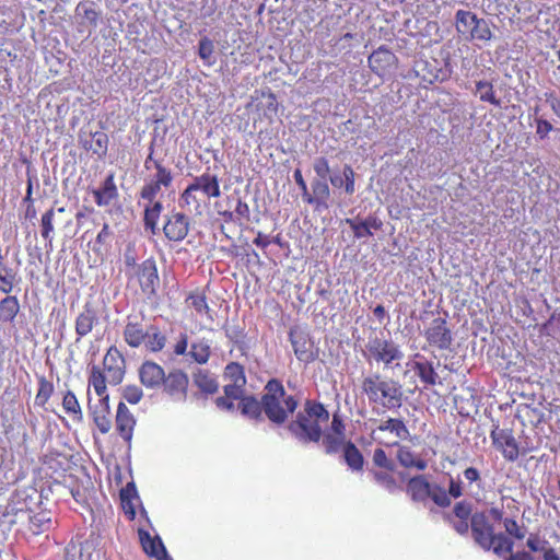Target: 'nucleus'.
<instances>
[{
  "instance_id": "1",
  "label": "nucleus",
  "mask_w": 560,
  "mask_h": 560,
  "mask_svg": "<svg viewBox=\"0 0 560 560\" xmlns=\"http://www.w3.org/2000/svg\"><path fill=\"white\" fill-rule=\"evenodd\" d=\"M224 396L237 400V411L254 424L268 420L275 428H281L299 407L293 395H287L282 382L270 378L258 399L254 394H246L245 385L229 383L223 386Z\"/></svg>"
},
{
  "instance_id": "2",
  "label": "nucleus",
  "mask_w": 560,
  "mask_h": 560,
  "mask_svg": "<svg viewBox=\"0 0 560 560\" xmlns=\"http://www.w3.org/2000/svg\"><path fill=\"white\" fill-rule=\"evenodd\" d=\"M293 415L294 419H288L283 424L290 435L302 445L319 443L323 436L320 423L327 422L330 417L326 407L319 401L307 399L304 409L295 410Z\"/></svg>"
},
{
  "instance_id": "3",
  "label": "nucleus",
  "mask_w": 560,
  "mask_h": 560,
  "mask_svg": "<svg viewBox=\"0 0 560 560\" xmlns=\"http://www.w3.org/2000/svg\"><path fill=\"white\" fill-rule=\"evenodd\" d=\"M406 491L413 502L427 503L430 499L435 505L444 509L452 504V498L458 499L463 495V485L459 479L450 477L446 490L438 483L429 482L425 475H417L408 480Z\"/></svg>"
},
{
  "instance_id": "4",
  "label": "nucleus",
  "mask_w": 560,
  "mask_h": 560,
  "mask_svg": "<svg viewBox=\"0 0 560 560\" xmlns=\"http://www.w3.org/2000/svg\"><path fill=\"white\" fill-rule=\"evenodd\" d=\"M40 499L42 494L33 487L15 490L8 505L0 511V530L5 533L19 522H24V516L34 511Z\"/></svg>"
},
{
  "instance_id": "5",
  "label": "nucleus",
  "mask_w": 560,
  "mask_h": 560,
  "mask_svg": "<svg viewBox=\"0 0 560 560\" xmlns=\"http://www.w3.org/2000/svg\"><path fill=\"white\" fill-rule=\"evenodd\" d=\"M454 25L459 38L466 42L488 43L494 38L491 26L495 25L472 11L457 10L454 14Z\"/></svg>"
},
{
  "instance_id": "6",
  "label": "nucleus",
  "mask_w": 560,
  "mask_h": 560,
  "mask_svg": "<svg viewBox=\"0 0 560 560\" xmlns=\"http://www.w3.org/2000/svg\"><path fill=\"white\" fill-rule=\"evenodd\" d=\"M413 71L424 83H443L450 80L453 74L451 58L447 56L442 61L432 58L431 60L419 59L415 61Z\"/></svg>"
},
{
  "instance_id": "7",
  "label": "nucleus",
  "mask_w": 560,
  "mask_h": 560,
  "mask_svg": "<svg viewBox=\"0 0 560 560\" xmlns=\"http://www.w3.org/2000/svg\"><path fill=\"white\" fill-rule=\"evenodd\" d=\"M137 277L142 292L148 299L158 296V288L160 285V277L158 272L156 261L150 257L137 266Z\"/></svg>"
},
{
  "instance_id": "8",
  "label": "nucleus",
  "mask_w": 560,
  "mask_h": 560,
  "mask_svg": "<svg viewBox=\"0 0 560 560\" xmlns=\"http://www.w3.org/2000/svg\"><path fill=\"white\" fill-rule=\"evenodd\" d=\"M289 340L298 360L311 363L317 359L318 351L312 350L313 341L306 330L299 326L291 327L289 330Z\"/></svg>"
},
{
  "instance_id": "9",
  "label": "nucleus",
  "mask_w": 560,
  "mask_h": 560,
  "mask_svg": "<svg viewBox=\"0 0 560 560\" xmlns=\"http://www.w3.org/2000/svg\"><path fill=\"white\" fill-rule=\"evenodd\" d=\"M74 12L78 19V31L84 33L85 28H89L88 38L92 31L97 27L102 11L97 9L94 1L84 0L77 4Z\"/></svg>"
},
{
  "instance_id": "10",
  "label": "nucleus",
  "mask_w": 560,
  "mask_h": 560,
  "mask_svg": "<svg viewBox=\"0 0 560 560\" xmlns=\"http://www.w3.org/2000/svg\"><path fill=\"white\" fill-rule=\"evenodd\" d=\"M493 446L501 451L503 457L509 462H515L520 456L518 444L512 433V430L500 429L494 425L490 433Z\"/></svg>"
},
{
  "instance_id": "11",
  "label": "nucleus",
  "mask_w": 560,
  "mask_h": 560,
  "mask_svg": "<svg viewBox=\"0 0 560 560\" xmlns=\"http://www.w3.org/2000/svg\"><path fill=\"white\" fill-rule=\"evenodd\" d=\"M493 524L490 523L486 512H475L471 515L470 529L476 545L481 549L488 550L491 545V534Z\"/></svg>"
},
{
  "instance_id": "12",
  "label": "nucleus",
  "mask_w": 560,
  "mask_h": 560,
  "mask_svg": "<svg viewBox=\"0 0 560 560\" xmlns=\"http://www.w3.org/2000/svg\"><path fill=\"white\" fill-rule=\"evenodd\" d=\"M427 341L440 350H446L453 342V335L445 318L436 317L425 330Z\"/></svg>"
},
{
  "instance_id": "13",
  "label": "nucleus",
  "mask_w": 560,
  "mask_h": 560,
  "mask_svg": "<svg viewBox=\"0 0 560 560\" xmlns=\"http://www.w3.org/2000/svg\"><path fill=\"white\" fill-rule=\"evenodd\" d=\"M189 218L183 212L172 211L166 215L163 233L171 242H182L189 232Z\"/></svg>"
},
{
  "instance_id": "14",
  "label": "nucleus",
  "mask_w": 560,
  "mask_h": 560,
  "mask_svg": "<svg viewBox=\"0 0 560 560\" xmlns=\"http://www.w3.org/2000/svg\"><path fill=\"white\" fill-rule=\"evenodd\" d=\"M398 62L396 55L385 45H381L368 58L371 71L383 78Z\"/></svg>"
},
{
  "instance_id": "15",
  "label": "nucleus",
  "mask_w": 560,
  "mask_h": 560,
  "mask_svg": "<svg viewBox=\"0 0 560 560\" xmlns=\"http://www.w3.org/2000/svg\"><path fill=\"white\" fill-rule=\"evenodd\" d=\"M188 384L189 378L185 372L182 370H173L167 375L164 374L161 388L173 399L185 400L187 396Z\"/></svg>"
},
{
  "instance_id": "16",
  "label": "nucleus",
  "mask_w": 560,
  "mask_h": 560,
  "mask_svg": "<svg viewBox=\"0 0 560 560\" xmlns=\"http://www.w3.org/2000/svg\"><path fill=\"white\" fill-rule=\"evenodd\" d=\"M331 190L328 179L313 178L311 189L308 188L304 202L314 206L315 210L322 211L329 208Z\"/></svg>"
},
{
  "instance_id": "17",
  "label": "nucleus",
  "mask_w": 560,
  "mask_h": 560,
  "mask_svg": "<svg viewBox=\"0 0 560 560\" xmlns=\"http://www.w3.org/2000/svg\"><path fill=\"white\" fill-rule=\"evenodd\" d=\"M345 223L352 230L353 236L357 240H363L373 236L372 230H381L383 226L382 220L375 214H369L362 218L358 214L354 218H346Z\"/></svg>"
},
{
  "instance_id": "18",
  "label": "nucleus",
  "mask_w": 560,
  "mask_h": 560,
  "mask_svg": "<svg viewBox=\"0 0 560 560\" xmlns=\"http://www.w3.org/2000/svg\"><path fill=\"white\" fill-rule=\"evenodd\" d=\"M380 393L384 399L383 407L392 410L402 406L404 393L399 382L395 380L380 381Z\"/></svg>"
},
{
  "instance_id": "19",
  "label": "nucleus",
  "mask_w": 560,
  "mask_h": 560,
  "mask_svg": "<svg viewBox=\"0 0 560 560\" xmlns=\"http://www.w3.org/2000/svg\"><path fill=\"white\" fill-rule=\"evenodd\" d=\"M115 424L118 434L128 444V447H130L136 419L122 401L117 406Z\"/></svg>"
},
{
  "instance_id": "20",
  "label": "nucleus",
  "mask_w": 560,
  "mask_h": 560,
  "mask_svg": "<svg viewBox=\"0 0 560 560\" xmlns=\"http://www.w3.org/2000/svg\"><path fill=\"white\" fill-rule=\"evenodd\" d=\"M192 384L199 389V395L207 398L219 392V382L214 373L207 369H196L192 372Z\"/></svg>"
},
{
  "instance_id": "21",
  "label": "nucleus",
  "mask_w": 560,
  "mask_h": 560,
  "mask_svg": "<svg viewBox=\"0 0 560 560\" xmlns=\"http://www.w3.org/2000/svg\"><path fill=\"white\" fill-rule=\"evenodd\" d=\"M164 374L165 372L162 366L152 361H144L139 369L141 384L151 389L161 388Z\"/></svg>"
},
{
  "instance_id": "22",
  "label": "nucleus",
  "mask_w": 560,
  "mask_h": 560,
  "mask_svg": "<svg viewBox=\"0 0 560 560\" xmlns=\"http://www.w3.org/2000/svg\"><path fill=\"white\" fill-rule=\"evenodd\" d=\"M97 323L98 317L95 308L91 303H85L83 311L75 318L77 341L90 334Z\"/></svg>"
},
{
  "instance_id": "23",
  "label": "nucleus",
  "mask_w": 560,
  "mask_h": 560,
  "mask_svg": "<svg viewBox=\"0 0 560 560\" xmlns=\"http://www.w3.org/2000/svg\"><path fill=\"white\" fill-rule=\"evenodd\" d=\"M190 189H196V191L200 190L208 198H218L221 196L219 178L217 175L210 173L196 176L190 183Z\"/></svg>"
},
{
  "instance_id": "24",
  "label": "nucleus",
  "mask_w": 560,
  "mask_h": 560,
  "mask_svg": "<svg viewBox=\"0 0 560 560\" xmlns=\"http://www.w3.org/2000/svg\"><path fill=\"white\" fill-rule=\"evenodd\" d=\"M94 200L97 206H108L112 200L118 197V190L114 180V175L109 174L98 189L93 191Z\"/></svg>"
},
{
  "instance_id": "25",
  "label": "nucleus",
  "mask_w": 560,
  "mask_h": 560,
  "mask_svg": "<svg viewBox=\"0 0 560 560\" xmlns=\"http://www.w3.org/2000/svg\"><path fill=\"white\" fill-rule=\"evenodd\" d=\"M342 460L352 471H362L364 466V456L352 441H347L343 444L341 454Z\"/></svg>"
},
{
  "instance_id": "26",
  "label": "nucleus",
  "mask_w": 560,
  "mask_h": 560,
  "mask_svg": "<svg viewBox=\"0 0 560 560\" xmlns=\"http://www.w3.org/2000/svg\"><path fill=\"white\" fill-rule=\"evenodd\" d=\"M417 358H421V360L415 361L412 364V369L416 371L420 381L425 386H433L438 383L439 374L435 372L433 363L428 361L420 354H416Z\"/></svg>"
},
{
  "instance_id": "27",
  "label": "nucleus",
  "mask_w": 560,
  "mask_h": 560,
  "mask_svg": "<svg viewBox=\"0 0 560 560\" xmlns=\"http://www.w3.org/2000/svg\"><path fill=\"white\" fill-rule=\"evenodd\" d=\"M54 218L55 209L50 208L45 213H43L40 219V235L46 241L45 248L47 253H50L54 249Z\"/></svg>"
},
{
  "instance_id": "28",
  "label": "nucleus",
  "mask_w": 560,
  "mask_h": 560,
  "mask_svg": "<svg viewBox=\"0 0 560 560\" xmlns=\"http://www.w3.org/2000/svg\"><path fill=\"white\" fill-rule=\"evenodd\" d=\"M20 302L14 295H7L0 301V322L13 323L20 312Z\"/></svg>"
},
{
  "instance_id": "29",
  "label": "nucleus",
  "mask_w": 560,
  "mask_h": 560,
  "mask_svg": "<svg viewBox=\"0 0 560 560\" xmlns=\"http://www.w3.org/2000/svg\"><path fill=\"white\" fill-rule=\"evenodd\" d=\"M189 355L196 363L206 364L211 355V347L208 340L200 339L190 345Z\"/></svg>"
},
{
  "instance_id": "30",
  "label": "nucleus",
  "mask_w": 560,
  "mask_h": 560,
  "mask_svg": "<svg viewBox=\"0 0 560 560\" xmlns=\"http://www.w3.org/2000/svg\"><path fill=\"white\" fill-rule=\"evenodd\" d=\"M139 537L144 552L149 557H158L161 545H164L159 536L152 537L147 530L139 529Z\"/></svg>"
},
{
  "instance_id": "31",
  "label": "nucleus",
  "mask_w": 560,
  "mask_h": 560,
  "mask_svg": "<svg viewBox=\"0 0 560 560\" xmlns=\"http://www.w3.org/2000/svg\"><path fill=\"white\" fill-rule=\"evenodd\" d=\"M223 378L233 384L246 385L247 382L244 366L238 362H230L225 365Z\"/></svg>"
},
{
  "instance_id": "32",
  "label": "nucleus",
  "mask_w": 560,
  "mask_h": 560,
  "mask_svg": "<svg viewBox=\"0 0 560 560\" xmlns=\"http://www.w3.org/2000/svg\"><path fill=\"white\" fill-rule=\"evenodd\" d=\"M370 471L373 476L374 481L378 486L385 488L389 493H394L399 488L397 480L392 475L393 471H388L386 469H371Z\"/></svg>"
},
{
  "instance_id": "33",
  "label": "nucleus",
  "mask_w": 560,
  "mask_h": 560,
  "mask_svg": "<svg viewBox=\"0 0 560 560\" xmlns=\"http://www.w3.org/2000/svg\"><path fill=\"white\" fill-rule=\"evenodd\" d=\"M377 429L380 431H389L401 440H406L410 435L408 428L401 419L389 418L383 421Z\"/></svg>"
},
{
  "instance_id": "34",
  "label": "nucleus",
  "mask_w": 560,
  "mask_h": 560,
  "mask_svg": "<svg viewBox=\"0 0 560 560\" xmlns=\"http://www.w3.org/2000/svg\"><path fill=\"white\" fill-rule=\"evenodd\" d=\"M148 332H144L138 324L128 323L124 330L126 342L133 348L139 347L147 338Z\"/></svg>"
},
{
  "instance_id": "35",
  "label": "nucleus",
  "mask_w": 560,
  "mask_h": 560,
  "mask_svg": "<svg viewBox=\"0 0 560 560\" xmlns=\"http://www.w3.org/2000/svg\"><path fill=\"white\" fill-rule=\"evenodd\" d=\"M214 43L208 36H202L198 42V56L206 66H213L214 58Z\"/></svg>"
},
{
  "instance_id": "36",
  "label": "nucleus",
  "mask_w": 560,
  "mask_h": 560,
  "mask_svg": "<svg viewBox=\"0 0 560 560\" xmlns=\"http://www.w3.org/2000/svg\"><path fill=\"white\" fill-rule=\"evenodd\" d=\"M225 331L226 338L232 341L237 349L242 352V354L246 353L247 346L244 341L245 332L244 328H242L238 325H232V326H224L223 327Z\"/></svg>"
},
{
  "instance_id": "37",
  "label": "nucleus",
  "mask_w": 560,
  "mask_h": 560,
  "mask_svg": "<svg viewBox=\"0 0 560 560\" xmlns=\"http://www.w3.org/2000/svg\"><path fill=\"white\" fill-rule=\"evenodd\" d=\"M90 410L92 412L93 422L98 428L101 433H108L112 428V421L109 419L110 410H104L97 407H93L91 405Z\"/></svg>"
},
{
  "instance_id": "38",
  "label": "nucleus",
  "mask_w": 560,
  "mask_h": 560,
  "mask_svg": "<svg viewBox=\"0 0 560 560\" xmlns=\"http://www.w3.org/2000/svg\"><path fill=\"white\" fill-rule=\"evenodd\" d=\"M476 93H479V98L482 102H488L494 106L501 105L500 100L497 98V96L494 94L492 83H490L488 81H483V80L477 81L476 82Z\"/></svg>"
},
{
  "instance_id": "39",
  "label": "nucleus",
  "mask_w": 560,
  "mask_h": 560,
  "mask_svg": "<svg viewBox=\"0 0 560 560\" xmlns=\"http://www.w3.org/2000/svg\"><path fill=\"white\" fill-rule=\"evenodd\" d=\"M320 441L325 448V453L328 455H334L339 451H342L343 444L347 442L345 441V436H339L331 433H323Z\"/></svg>"
},
{
  "instance_id": "40",
  "label": "nucleus",
  "mask_w": 560,
  "mask_h": 560,
  "mask_svg": "<svg viewBox=\"0 0 560 560\" xmlns=\"http://www.w3.org/2000/svg\"><path fill=\"white\" fill-rule=\"evenodd\" d=\"M362 389L371 402L380 401V375L365 377L362 382Z\"/></svg>"
},
{
  "instance_id": "41",
  "label": "nucleus",
  "mask_w": 560,
  "mask_h": 560,
  "mask_svg": "<svg viewBox=\"0 0 560 560\" xmlns=\"http://www.w3.org/2000/svg\"><path fill=\"white\" fill-rule=\"evenodd\" d=\"M24 521L30 523V528L34 534L48 529L50 523V518L43 512L33 515L28 513L27 516H24Z\"/></svg>"
},
{
  "instance_id": "42",
  "label": "nucleus",
  "mask_w": 560,
  "mask_h": 560,
  "mask_svg": "<svg viewBox=\"0 0 560 560\" xmlns=\"http://www.w3.org/2000/svg\"><path fill=\"white\" fill-rule=\"evenodd\" d=\"M38 392L35 397V404L43 407L54 393V385L45 376L38 377Z\"/></svg>"
},
{
  "instance_id": "43",
  "label": "nucleus",
  "mask_w": 560,
  "mask_h": 560,
  "mask_svg": "<svg viewBox=\"0 0 560 560\" xmlns=\"http://www.w3.org/2000/svg\"><path fill=\"white\" fill-rule=\"evenodd\" d=\"M89 382L98 396H103L106 393V382L108 381L98 366H92Z\"/></svg>"
},
{
  "instance_id": "44",
  "label": "nucleus",
  "mask_w": 560,
  "mask_h": 560,
  "mask_svg": "<svg viewBox=\"0 0 560 560\" xmlns=\"http://www.w3.org/2000/svg\"><path fill=\"white\" fill-rule=\"evenodd\" d=\"M389 342L390 340L380 338L375 329H373L370 332L368 341L365 343V351H363V357L368 359L370 355L373 354V351H377L381 350V348L383 347H387Z\"/></svg>"
},
{
  "instance_id": "45",
  "label": "nucleus",
  "mask_w": 560,
  "mask_h": 560,
  "mask_svg": "<svg viewBox=\"0 0 560 560\" xmlns=\"http://www.w3.org/2000/svg\"><path fill=\"white\" fill-rule=\"evenodd\" d=\"M90 136H93V153L96 154L100 159L105 158L107 154L109 143L108 136L103 131L91 132Z\"/></svg>"
},
{
  "instance_id": "46",
  "label": "nucleus",
  "mask_w": 560,
  "mask_h": 560,
  "mask_svg": "<svg viewBox=\"0 0 560 560\" xmlns=\"http://www.w3.org/2000/svg\"><path fill=\"white\" fill-rule=\"evenodd\" d=\"M62 407L67 413L74 415V419H77L79 421L82 420L83 417H82L81 407L79 405V401H78L75 395L71 390H68L66 393V395L63 396Z\"/></svg>"
},
{
  "instance_id": "47",
  "label": "nucleus",
  "mask_w": 560,
  "mask_h": 560,
  "mask_svg": "<svg viewBox=\"0 0 560 560\" xmlns=\"http://www.w3.org/2000/svg\"><path fill=\"white\" fill-rule=\"evenodd\" d=\"M154 168L156 170V173L152 180L164 188H168L173 183V175L171 170L163 166L161 161H154Z\"/></svg>"
},
{
  "instance_id": "48",
  "label": "nucleus",
  "mask_w": 560,
  "mask_h": 560,
  "mask_svg": "<svg viewBox=\"0 0 560 560\" xmlns=\"http://www.w3.org/2000/svg\"><path fill=\"white\" fill-rule=\"evenodd\" d=\"M160 213L152 211L151 209L144 207L143 210V225L144 230L151 232L153 235L160 233L161 229L158 225Z\"/></svg>"
},
{
  "instance_id": "49",
  "label": "nucleus",
  "mask_w": 560,
  "mask_h": 560,
  "mask_svg": "<svg viewBox=\"0 0 560 560\" xmlns=\"http://www.w3.org/2000/svg\"><path fill=\"white\" fill-rule=\"evenodd\" d=\"M103 552L96 549L92 540H85L81 544L80 560H102Z\"/></svg>"
},
{
  "instance_id": "50",
  "label": "nucleus",
  "mask_w": 560,
  "mask_h": 560,
  "mask_svg": "<svg viewBox=\"0 0 560 560\" xmlns=\"http://www.w3.org/2000/svg\"><path fill=\"white\" fill-rule=\"evenodd\" d=\"M103 364L105 371H107L109 369V365L120 366L126 365V362L120 351L115 346H112L104 357Z\"/></svg>"
},
{
  "instance_id": "51",
  "label": "nucleus",
  "mask_w": 560,
  "mask_h": 560,
  "mask_svg": "<svg viewBox=\"0 0 560 560\" xmlns=\"http://www.w3.org/2000/svg\"><path fill=\"white\" fill-rule=\"evenodd\" d=\"M313 170L315 172L314 178L328 179L334 168H330L329 162L325 156H318L313 162Z\"/></svg>"
},
{
  "instance_id": "52",
  "label": "nucleus",
  "mask_w": 560,
  "mask_h": 560,
  "mask_svg": "<svg viewBox=\"0 0 560 560\" xmlns=\"http://www.w3.org/2000/svg\"><path fill=\"white\" fill-rule=\"evenodd\" d=\"M373 463L376 467L386 469L388 471L396 470V464L393 459L388 458L383 448H376L373 453Z\"/></svg>"
},
{
  "instance_id": "53",
  "label": "nucleus",
  "mask_w": 560,
  "mask_h": 560,
  "mask_svg": "<svg viewBox=\"0 0 560 560\" xmlns=\"http://www.w3.org/2000/svg\"><path fill=\"white\" fill-rule=\"evenodd\" d=\"M18 282V271L16 270H5V272L0 273V291L10 294L13 291L15 283Z\"/></svg>"
},
{
  "instance_id": "54",
  "label": "nucleus",
  "mask_w": 560,
  "mask_h": 560,
  "mask_svg": "<svg viewBox=\"0 0 560 560\" xmlns=\"http://www.w3.org/2000/svg\"><path fill=\"white\" fill-rule=\"evenodd\" d=\"M443 520L447 522L457 534L462 536H466L468 534L470 528V521L455 518L451 513H445L443 515Z\"/></svg>"
},
{
  "instance_id": "55",
  "label": "nucleus",
  "mask_w": 560,
  "mask_h": 560,
  "mask_svg": "<svg viewBox=\"0 0 560 560\" xmlns=\"http://www.w3.org/2000/svg\"><path fill=\"white\" fill-rule=\"evenodd\" d=\"M453 517L460 520H468L471 522L472 504L466 500L457 502L451 513Z\"/></svg>"
},
{
  "instance_id": "56",
  "label": "nucleus",
  "mask_w": 560,
  "mask_h": 560,
  "mask_svg": "<svg viewBox=\"0 0 560 560\" xmlns=\"http://www.w3.org/2000/svg\"><path fill=\"white\" fill-rule=\"evenodd\" d=\"M343 189L349 196L355 191V172L350 164L343 165Z\"/></svg>"
},
{
  "instance_id": "57",
  "label": "nucleus",
  "mask_w": 560,
  "mask_h": 560,
  "mask_svg": "<svg viewBox=\"0 0 560 560\" xmlns=\"http://www.w3.org/2000/svg\"><path fill=\"white\" fill-rule=\"evenodd\" d=\"M110 236H112V232H110L109 225L107 223H104L102 230L98 232V234L95 238L92 250L95 254L101 255L102 254V245L106 244L107 241L110 238Z\"/></svg>"
},
{
  "instance_id": "58",
  "label": "nucleus",
  "mask_w": 560,
  "mask_h": 560,
  "mask_svg": "<svg viewBox=\"0 0 560 560\" xmlns=\"http://www.w3.org/2000/svg\"><path fill=\"white\" fill-rule=\"evenodd\" d=\"M536 136L539 140L548 138L550 131L553 130V125L544 117H535Z\"/></svg>"
},
{
  "instance_id": "59",
  "label": "nucleus",
  "mask_w": 560,
  "mask_h": 560,
  "mask_svg": "<svg viewBox=\"0 0 560 560\" xmlns=\"http://www.w3.org/2000/svg\"><path fill=\"white\" fill-rule=\"evenodd\" d=\"M152 329H154L155 331L153 334L148 332L147 347L151 351H160L164 348L166 339L156 330V328L152 327Z\"/></svg>"
},
{
  "instance_id": "60",
  "label": "nucleus",
  "mask_w": 560,
  "mask_h": 560,
  "mask_svg": "<svg viewBox=\"0 0 560 560\" xmlns=\"http://www.w3.org/2000/svg\"><path fill=\"white\" fill-rule=\"evenodd\" d=\"M187 302L198 313H202L203 311L205 312L210 311V308L207 304V301H206V296L203 294L190 293L187 298Z\"/></svg>"
},
{
  "instance_id": "61",
  "label": "nucleus",
  "mask_w": 560,
  "mask_h": 560,
  "mask_svg": "<svg viewBox=\"0 0 560 560\" xmlns=\"http://www.w3.org/2000/svg\"><path fill=\"white\" fill-rule=\"evenodd\" d=\"M161 185L151 180L142 187L140 191V198L147 200L148 202H152L155 199L159 191L161 190Z\"/></svg>"
},
{
  "instance_id": "62",
  "label": "nucleus",
  "mask_w": 560,
  "mask_h": 560,
  "mask_svg": "<svg viewBox=\"0 0 560 560\" xmlns=\"http://www.w3.org/2000/svg\"><path fill=\"white\" fill-rule=\"evenodd\" d=\"M402 352L399 347L390 341L387 346V350L384 351V359L381 361L385 364V366H389V364L395 360H400L402 358Z\"/></svg>"
},
{
  "instance_id": "63",
  "label": "nucleus",
  "mask_w": 560,
  "mask_h": 560,
  "mask_svg": "<svg viewBox=\"0 0 560 560\" xmlns=\"http://www.w3.org/2000/svg\"><path fill=\"white\" fill-rule=\"evenodd\" d=\"M143 396L142 389L137 385H128L124 388L122 397L132 405L138 404Z\"/></svg>"
},
{
  "instance_id": "64",
  "label": "nucleus",
  "mask_w": 560,
  "mask_h": 560,
  "mask_svg": "<svg viewBox=\"0 0 560 560\" xmlns=\"http://www.w3.org/2000/svg\"><path fill=\"white\" fill-rule=\"evenodd\" d=\"M544 96L552 113L560 118V96L555 91H547Z\"/></svg>"
}]
</instances>
